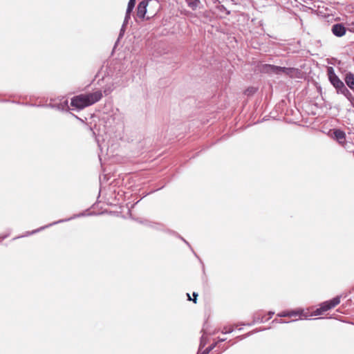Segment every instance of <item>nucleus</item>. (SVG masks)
I'll return each mask as SVG.
<instances>
[{"label": "nucleus", "instance_id": "obj_1", "mask_svg": "<svg viewBox=\"0 0 354 354\" xmlns=\"http://www.w3.org/2000/svg\"><path fill=\"white\" fill-rule=\"evenodd\" d=\"M102 97V91H96L93 93L81 94L73 97L71 99V104L78 109H82L98 102Z\"/></svg>", "mask_w": 354, "mask_h": 354}, {"label": "nucleus", "instance_id": "obj_15", "mask_svg": "<svg viewBox=\"0 0 354 354\" xmlns=\"http://www.w3.org/2000/svg\"><path fill=\"white\" fill-rule=\"evenodd\" d=\"M126 25H122V27L120 28V33H119V35H118V40L115 43V46L117 45L118 42L120 41V39H122L124 35V32H125V30H126Z\"/></svg>", "mask_w": 354, "mask_h": 354}, {"label": "nucleus", "instance_id": "obj_29", "mask_svg": "<svg viewBox=\"0 0 354 354\" xmlns=\"http://www.w3.org/2000/svg\"><path fill=\"white\" fill-rule=\"evenodd\" d=\"M138 203V201H136V202L135 203V204H133V206H132V207L135 206V205H137Z\"/></svg>", "mask_w": 354, "mask_h": 354}, {"label": "nucleus", "instance_id": "obj_18", "mask_svg": "<svg viewBox=\"0 0 354 354\" xmlns=\"http://www.w3.org/2000/svg\"><path fill=\"white\" fill-rule=\"evenodd\" d=\"M256 91H257L256 88L250 87L245 91V94L247 95H251L254 94L256 92Z\"/></svg>", "mask_w": 354, "mask_h": 354}, {"label": "nucleus", "instance_id": "obj_22", "mask_svg": "<svg viewBox=\"0 0 354 354\" xmlns=\"http://www.w3.org/2000/svg\"><path fill=\"white\" fill-rule=\"evenodd\" d=\"M324 311H322V308L319 306V308H317L314 313L313 315L315 316L321 315L324 313Z\"/></svg>", "mask_w": 354, "mask_h": 354}, {"label": "nucleus", "instance_id": "obj_14", "mask_svg": "<svg viewBox=\"0 0 354 354\" xmlns=\"http://www.w3.org/2000/svg\"><path fill=\"white\" fill-rule=\"evenodd\" d=\"M234 326L236 327V325L230 326L229 327L228 326H224L223 328L222 329L221 332L223 334L231 333L233 332V330L234 329Z\"/></svg>", "mask_w": 354, "mask_h": 354}, {"label": "nucleus", "instance_id": "obj_12", "mask_svg": "<svg viewBox=\"0 0 354 354\" xmlns=\"http://www.w3.org/2000/svg\"><path fill=\"white\" fill-rule=\"evenodd\" d=\"M136 0H129V1L128 5H127V8L126 10L128 13H131V12L133 11V10L135 7V5H136Z\"/></svg>", "mask_w": 354, "mask_h": 354}, {"label": "nucleus", "instance_id": "obj_17", "mask_svg": "<svg viewBox=\"0 0 354 354\" xmlns=\"http://www.w3.org/2000/svg\"><path fill=\"white\" fill-rule=\"evenodd\" d=\"M302 310H292L290 312H288L285 315H288V317H292V316H297L301 315Z\"/></svg>", "mask_w": 354, "mask_h": 354}, {"label": "nucleus", "instance_id": "obj_23", "mask_svg": "<svg viewBox=\"0 0 354 354\" xmlns=\"http://www.w3.org/2000/svg\"><path fill=\"white\" fill-rule=\"evenodd\" d=\"M296 320L297 319H293V320H291L290 322H285V321H282L281 319H275L272 322V324H273L274 322H276V323H289L291 322H295Z\"/></svg>", "mask_w": 354, "mask_h": 354}, {"label": "nucleus", "instance_id": "obj_26", "mask_svg": "<svg viewBox=\"0 0 354 354\" xmlns=\"http://www.w3.org/2000/svg\"><path fill=\"white\" fill-rule=\"evenodd\" d=\"M287 313H282L279 315L280 317H288V315H285Z\"/></svg>", "mask_w": 354, "mask_h": 354}, {"label": "nucleus", "instance_id": "obj_3", "mask_svg": "<svg viewBox=\"0 0 354 354\" xmlns=\"http://www.w3.org/2000/svg\"><path fill=\"white\" fill-rule=\"evenodd\" d=\"M151 4L152 6H159V2L157 0H142L140 2L137 7V17L141 19H149L153 17L156 14H151V15L147 13V6Z\"/></svg>", "mask_w": 354, "mask_h": 354}, {"label": "nucleus", "instance_id": "obj_7", "mask_svg": "<svg viewBox=\"0 0 354 354\" xmlns=\"http://www.w3.org/2000/svg\"><path fill=\"white\" fill-rule=\"evenodd\" d=\"M341 296H336L330 300L324 301L319 304L322 311H327L338 305L340 302Z\"/></svg>", "mask_w": 354, "mask_h": 354}, {"label": "nucleus", "instance_id": "obj_9", "mask_svg": "<svg viewBox=\"0 0 354 354\" xmlns=\"http://www.w3.org/2000/svg\"><path fill=\"white\" fill-rule=\"evenodd\" d=\"M344 80L348 87L354 91V74L351 72L346 73Z\"/></svg>", "mask_w": 354, "mask_h": 354}, {"label": "nucleus", "instance_id": "obj_32", "mask_svg": "<svg viewBox=\"0 0 354 354\" xmlns=\"http://www.w3.org/2000/svg\"><path fill=\"white\" fill-rule=\"evenodd\" d=\"M138 203V201H136V202L135 203V204H133V206H132V207L135 206V205H137Z\"/></svg>", "mask_w": 354, "mask_h": 354}, {"label": "nucleus", "instance_id": "obj_33", "mask_svg": "<svg viewBox=\"0 0 354 354\" xmlns=\"http://www.w3.org/2000/svg\"><path fill=\"white\" fill-rule=\"evenodd\" d=\"M116 115V113H114V118H113V120H115V115Z\"/></svg>", "mask_w": 354, "mask_h": 354}, {"label": "nucleus", "instance_id": "obj_30", "mask_svg": "<svg viewBox=\"0 0 354 354\" xmlns=\"http://www.w3.org/2000/svg\"><path fill=\"white\" fill-rule=\"evenodd\" d=\"M138 203V201H136V202L135 203V204H133V206H132V207L135 206V205H137Z\"/></svg>", "mask_w": 354, "mask_h": 354}, {"label": "nucleus", "instance_id": "obj_19", "mask_svg": "<svg viewBox=\"0 0 354 354\" xmlns=\"http://www.w3.org/2000/svg\"><path fill=\"white\" fill-rule=\"evenodd\" d=\"M131 19V13H128L127 11H126V14H125V17H124V21H123V25H127L128 23H129V19Z\"/></svg>", "mask_w": 354, "mask_h": 354}, {"label": "nucleus", "instance_id": "obj_24", "mask_svg": "<svg viewBox=\"0 0 354 354\" xmlns=\"http://www.w3.org/2000/svg\"><path fill=\"white\" fill-rule=\"evenodd\" d=\"M179 238L183 241L185 242L189 248H191L189 243L185 239H183L182 236H180V235L178 236Z\"/></svg>", "mask_w": 354, "mask_h": 354}, {"label": "nucleus", "instance_id": "obj_4", "mask_svg": "<svg viewBox=\"0 0 354 354\" xmlns=\"http://www.w3.org/2000/svg\"><path fill=\"white\" fill-rule=\"evenodd\" d=\"M327 73L328 80L330 84L335 88L337 91L344 85V83L339 78V77L335 73V71L333 67H328Z\"/></svg>", "mask_w": 354, "mask_h": 354}, {"label": "nucleus", "instance_id": "obj_21", "mask_svg": "<svg viewBox=\"0 0 354 354\" xmlns=\"http://www.w3.org/2000/svg\"><path fill=\"white\" fill-rule=\"evenodd\" d=\"M187 297H188V300H192L195 304L196 303V300H197V297H198V294L195 292H193V296H194V299H192L190 297V295L189 293L187 294Z\"/></svg>", "mask_w": 354, "mask_h": 354}, {"label": "nucleus", "instance_id": "obj_10", "mask_svg": "<svg viewBox=\"0 0 354 354\" xmlns=\"http://www.w3.org/2000/svg\"><path fill=\"white\" fill-rule=\"evenodd\" d=\"M337 93L344 95L347 98V100H348L351 102L354 101V97L353 96L352 93L349 91V90L346 87L345 84L340 88H339L337 91Z\"/></svg>", "mask_w": 354, "mask_h": 354}, {"label": "nucleus", "instance_id": "obj_8", "mask_svg": "<svg viewBox=\"0 0 354 354\" xmlns=\"http://www.w3.org/2000/svg\"><path fill=\"white\" fill-rule=\"evenodd\" d=\"M331 31L335 36L341 37L345 35L346 29L343 24L337 23L333 25Z\"/></svg>", "mask_w": 354, "mask_h": 354}, {"label": "nucleus", "instance_id": "obj_6", "mask_svg": "<svg viewBox=\"0 0 354 354\" xmlns=\"http://www.w3.org/2000/svg\"><path fill=\"white\" fill-rule=\"evenodd\" d=\"M331 138L336 140L340 145L344 146L346 144V133L341 129H333Z\"/></svg>", "mask_w": 354, "mask_h": 354}, {"label": "nucleus", "instance_id": "obj_5", "mask_svg": "<svg viewBox=\"0 0 354 354\" xmlns=\"http://www.w3.org/2000/svg\"><path fill=\"white\" fill-rule=\"evenodd\" d=\"M82 215H84V214H75V215H73L71 218H66V219H61V220H59L57 221H55V222H53L52 223H50V224H48L47 225H45V226L41 227H39V228H38L37 230H32V232H27L26 235L21 236V237H24V236H26L34 234H35V233H37L38 232H40L41 230H44V229H46V228H47L48 227H50L52 225H56V224H58V223H64V222H66V221H71V219H73V218H75L76 217L81 216ZM19 238H20V236H17V237L15 238L14 239H19Z\"/></svg>", "mask_w": 354, "mask_h": 354}, {"label": "nucleus", "instance_id": "obj_13", "mask_svg": "<svg viewBox=\"0 0 354 354\" xmlns=\"http://www.w3.org/2000/svg\"><path fill=\"white\" fill-rule=\"evenodd\" d=\"M202 331L205 333V329L203 328L202 330ZM207 339L206 337H205V334H203L201 337V341H200V346H199V350H201L202 348H203L206 343H207Z\"/></svg>", "mask_w": 354, "mask_h": 354}, {"label": "nucleus", "instance_id": "obj_28", "mask_svg": "<svg viewBox=\"0 0 354 354\" xmlns=\"http://www.w3.org/2000/svg\"><path fill=\"white\" fill-rule=\"evenodd\" d=\"M8 236V235L7 234V235H5V236H2V238H1V239H4L7 238Z\"/></svg>", "mask_w": 354, "mask_h": 354}, {"label": "nucleus", "instance_id": "obj_25", "mask_svg": "<svg viewBox=\"0 0 354 354\" xmlns=\"http://www.w3.org/2000/svg\"><path fill=\"white\" fill-rule=\"evenodd\" d=\"M273 314H274V313H273V312H271V311H270V312L267 313V315H269V317H267V319H270V318L272 317V315Z\"/></svg>", "mask_w": 354, "mask_h": 354}, {"label": "nucleus", "instance_id": "obj_2", "mask_svg": "<svg viewBox=\"0 0 354 354\" xmlns=\"http://www.w3.org/2000/svg\"><path fill=\"white\" fill-rule=\"evenodd\" d=\"M297 72V69L292 67L277 66L273 64H267V74L276 75L278 76L294 77Z\"/></svg>", "mask_w": 354, "mask_h": 354}, {"label": "nucleus", "instance_id": "obj_16", "mask_svg": "<svg viewBox=\"0 0 354 354\" xmlns=\"http://www.w3.org/2000/svg\"><path fill=\"white\" fill-rule=\"evenodd\" d=\"M216 344H217V343H214V344H211L209 346L206 348L201 353L199 352V354H209V353L216 347Z\"/></svg>", "mask_w": 354, "mask_h": 354}, {"label": "nucleus", "instance_id": "obj_34", "mask_svg": "<svg viewBox=\"0 0 354 354\" xmlns=\"http://www.w3.org/2000/svg\"><path fill=\"white\" fill-rule=\"evenodd\" d=\"M197 354H199V352H198V353H197Z\"/></svg>", "mask_w": 354, "mask_h": 354}, {"label": "nucleus", "instance_id": "obj_11", "mask_svg": "<svg viewBox=\"0 0 354 354\" xmlns=\"http://www.w3.org/2000/svg\"><path fill=\"white\" fill-rule=\"evenodd\" d=\"M187 6L192 8L193 10H195L200 3L199 0H185Z\"/></svg>", "mask_w": 354, "mask_h": 354}, {"label": "nucleus", "instance_id": "obj_20", "mask_svg": "<svg viewBox=\"0 0 354 354\" xmlns=\"http://www.w3.org/2000/svg\"><path fill=\"white\" fill-rule=\"evenodd\" d=\"M256 332H257L256 330H254L253 331H252L250 333H247L245 335L238 336L236 338L240 339V340H242V339H243L250 336L252 334H253V333H254Z\"/></svg>", "mask_w": 354, "mask_h": 354}, {"label": "nucleus", "instance_id": "obj_31", "mask_svg": "<svg viewBox=\"0 0 354 354\" xmlns=\"http://www.w3.org/2000/svg\"><path fill=\"white\" fill-rule=\"evenodd\" d=\"M138 203V201H136V202L135 203V204H133V206H132V207L135 206V205H137Z\"/></svg>", "mask_w": 354, "mask_h": 354}, {"label": "nucleus", "instance_id": "obj_27", "mask_svg": "<svg viewBox=\"0 0 354 354\" xmlns=\"http://www.w3.org/2000/svg\"><path fill=\"white\" fill-rule=\"evenodd\" d=\"M225 340H226L225 338H220L218 342H225Z\"/></svg>", "mask_w": 354, "mask_h": 354}]
</instances>
